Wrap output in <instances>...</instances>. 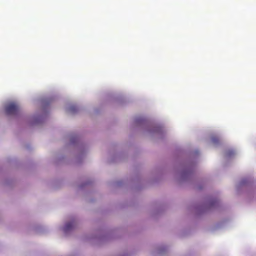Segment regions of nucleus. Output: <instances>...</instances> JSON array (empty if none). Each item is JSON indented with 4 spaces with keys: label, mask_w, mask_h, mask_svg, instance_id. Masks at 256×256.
<instances>
[{
    "label": "nucleus",
    "mask_w": 256,
    "mask_h": 256,
    "mask_svg": "<svg viewBox=\"0 0 256 256\" xmlns=\"http://www.w3.org/2000/svg\"><path fill=\"white\" fill-rule=\"evenodd\" d=\"M19 110L18 105L12 103L8 104L6 108V112L8 115H16Z\"/></svg>",
    "instance_id": "f257e3e1"
},
{
    "label": "nucleus",
    "mask_w": 256,
    "mask_h": 256,
    "mask_svg": "<svg viewBox=\"0 0 256 256\" xmlns=\"http://www.w3.org/2000/svg\"><path fill=\"white\" fill-rule=\"evenodd\" d=\"M74 226H75V222H74L67 223L65 226V227L64 228V230L65 232H67L71 230Z\"/></svg>",
    "instance_id": "f03ea898"
},
{
    "label": "nucleus",
    "mask_w": 256,
    "mask_h": 256,
    "mask_svg": "<svg viewBox=\"0 0 256 256\" xmlns=\"http://www.w3.org/2000/svg\"><path fill=\"white\" fill-rule=\"evenodd\" d=\"M212 140L213 142H214V143H216L218 142V138H212Z\"/></svg>",
    "instance_id": "7ed1b4c3"
},
{
    "label": "nucleus",
    "mask_w": 256,
    "mask_h": 256,
    "mask_svg": "<svg viewBox=\"0 0 256 256\" xmlns=\"http://www.w3.org/2000/svg\"><path fill=\"white\" fill-rule=\"evenodd\" d=\"M75 109L76 108L74 107H72L70 109V111L72 112H74V111H75Z\"/></svg>",
    "instance_id": "20e7f679"
}]
</instances>
